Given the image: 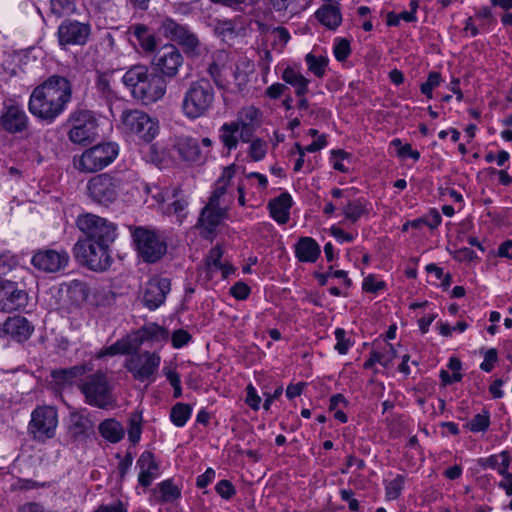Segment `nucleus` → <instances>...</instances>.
<instances>
[{
	"mask_svg": "<svg viewBox=\"0 0 512 512\" xmlns=\"http://www.w3.org/2000/svg\"><path fill=\"white\" fill-rule=\"evenodd\" d=\"M71 100V81L54 74L33 89L28 109L36 118L51 124L64 113Z\"/></svg>",
	"mask_w": 512,
	"mask_h": 512,
	"instance_id": "f257e3e1",
	"label": "nucleus"
},
{
	"mask_svg": "<svg viewBox=\"0 0 512 512\" xmlns=\"http://www.w3.org/2000/svg\"><path fill=\"white\" fill-rule=\"evenodd\" d=\"M122 82L132 97L144 105L161 100L167 89L166 80L146 65H133L122 76Z\"/></svg>",
	"mask_w": 512,
	"mask_h": 512,
	"instance_id": "f03ea898",
	"label": "nucleus"
},
{
	"mask_svg": "<svg viewBox=\"0 0 512 512\" xmlns=\"http://www.w3.org/2000/svg\"><path fill=\"white\" fill-rule=\"evenodd\" d=\"M215 102V91L206 78L191 82L184 92L181 102V110L184 116L190 120L205 117L212 110Z\"/></svg>",
	"mask_w": 512,
	"mask_h": 512,
	"instance_id": "7ed1b4c3",
	"label": "nucleus"
},
{
	"mask_svg": "<svg viewBox=\"0 0 512 512\" xmlns=\"http://www.w3.org/2000/svg\"><path fill=\"white\" fill-rule=\"evenodd\" d=\"M120 129L135 141L150 143L159 133V123L140 109H129L120 116Z\"/></svg>",
	"mask_w": 512,
	"mask_h": 512,
	"instance_id": "20e7f679",
	"label": "nucleus"
},
{
	"mask_svg": "<svg viewBox=\"0 0 512 512\" xmlns=\"http://www.w3.org/2000/svg\"><path fill=\"white\" fill-rule=\"evenodd\" d=\"M79 389L85 397V402L91 406L105 409L115 404L111 386L101 371L87 376L79 385Z\"/></svg>",
	"mask_w": 512,
	"mask_h": 512,
	"instance_id": "39448f33",
	"label": "nucleus"
},
{
	"mask_svg": "<svg viewBox=\"0 0 512 512\" xmlns=\"http://www.w3.org/2000/svg\"><path fill=\"white\" fill-rule=\"evenodd\" d=\"M131 235L139 256L145 262L155 263L166 253L167 245L155 230L138 226L131 228Z\"/></svg>",
	"mask_w": 512,
	"mask_h": 512,
	"instance_id": "423d86ee",
	"label": "nucleus"
},
{
	"mask_svg": "<svg viewBox=\"0 0 512 512\" xmlns=\"http://www.w3.org/2000/svg\"><path fill=\"white\" fill-rule=\"evenodd\" d=\"M119 153L116 143L105 142L85 150L78 159H74L75 167L82 172H95L112 163Z\"/></svg>",
	"mask_w": 512,
	"mask_h": 512,
	"instance_id": "0eeeda50",
	"label": "nucleus"
},
{
	"mask_svg": "<svg viewBox=\"0 0 512 512\" xmlns=\"http://www.w3.org/2000/svg\"><path fill=\"white\" fill-rule=\"evenodd\" d=\"M161 364V356L157 352L133 351L125 360L124 367L133 378L140 382L153 383Z\"/></svg>",
	"mask_w": 512,
	"mask_h": 512,
	"instance_id": "6e6552de",
	"label": "nucleus"
},
{
	"mask_svg": "<svg viewBox=\"0 0 512 512\" xmlns=\"http://www.w3.org/2000/svg\"><path fill=\"white\" fill-rule=\"evenodd\" d=\"M110 244L78 240L73 248L74 256L93 271H105L112 262Z\"/></svg>",
	"mask_w": 512,
	"mask_h": 512,
	"instance_id": "1a4fd4ad",
	"label": "nucleus"
},
{
	"mask_svg": "<svg viewBox=\"0 0 512 512\" xmlns=\"http://www.w3.org/2000/svg\"><path fill=\"white\" fill-rule=\"evenodd\" d=\"M76 225L86 235L85 241L112 243L116 238V227L107 219L86 213L77 217Z\"/></svg>",
	"mask_w": 512,
	"mask_h": 512,
	"instance_id": "9d476101",
	"label": "nucleus"
},
{
	"mask_svg": "<svg viewBox=\"0 0 512 512\" xmlns=\"http://www.w3.org/2000/svg\"><path fill=\"white\" fill-rule=\"evenodd\" d=\"M57 425V410L52 406H40L31 413L28 432L34 440L43 442L55 436Z\"/></svg>",
	"mask_w": 512,
	"mask_h": 512,
	"instance_id": "9b49d317",
	"label": "nucleus"
},
{
	"mask_svg": "<svg viewBox=\"0 0 512 512\" xmlns=\"http://www.w3.org/2000/svg\"><path fill=\"white\" fill-rule=\"evenodd\" d=\"M160 32L167 39L177 42L188 56H199L202 45L198 37L187 26L181 25L171 18H166L160 25Z\"/></svg>",
	"mask_w": 512,
	"mask_h": 512,
	"instance_id": "f8f14e48",
	"label": "nucleus"
},
{
	"mask_svg": "<svg viewBox=\"0 0 512 512\" xmlns=\"http://www.w3.org/2000/svg\"><path fill=\"white\" fill-rule=\"evenodd\" d=\"M71 128L68 132L69 140L75 144L85 145L94 140L97 135V121L92 112L76 110L70 117Z\"/></svg>",
	"mask_w": 512,
	"mask_h": 512,
	"instance_id": "ddd939ff",
	"label": "nucleus"
},
{
	"mask_svg": "<svg viewBox=\"0 0 512 512\" xmlns=\"http://www.w3.org/2000/svg\"><path fill=\"white\" fill-rule=\"evenodd\" d=\"M184 57L177 47L172 44H165L158 49L152 59V66L154 70L163 79L166 80L175 78L179 69L183 66Z\"/></svg>",
	"mask_w": 512,
	"mask_h": 512,
	"instance_id": "4468645a",
	"label": "nucleus"
},
{
	"mask_svg": "<svg viewBox=\"0 0 512 512\" xmlns=\"http://www.w3.org/2000/svg\"><path fill=\"white\" fill-rule=\"evenodd\" d=\"M121 181L107 173L92 177L87 183L90 198L102 205H109L118 196Z\"/></svg>",
	"mask_w": 512,
	"mask_h": 512,
	"instance_id": "2eb2a0df",
	"label": "nucleus"
},
{
	"mask_svg": "<svg viewBox=\"0 0 512 512\" xmlns=\"http://www.w3.org/2000/svg\"><path fill=\"white\" fill-rule=\"evenodd\" d=\"M0 128L9 134H19L28 130L29 117L20 104L11 100L3 103L0 111Z\"/></svg>",
	"mask_w": 512,
	"mask_h": 512,
	"instance_id": "dca6fc26",
	"label": "nucleus"
},
{
	"mask_svg": "<svg viewBox=\"0 0 512 512\" xmlns=\"http://www.w3.org/2000/svg\"><path fill=\"white\" fill-rule=\"evenodd\" d=\"M69 259V254L65 250L46 249L37 251L31 259V264L40 271L56 273L67 267Z\"/></svg>",
	"mask_w": 512,
	"mask_h": 512,
	"instance_id": "f3484780",
	"label": "nucleus"
},
{
	"mask_svg": "<svg viewBox=\"0 0 512 512\" xmlns=\"http://www.w3.org/2000/svg\"><path fill=\"white\" fill-rule=\"evenodd\" d=\"M91 34V26L75 20H65L58 27L57 35L59 44L84 45Z\"/></svg>",
	"mask_w": 512,
	"mask_h": 512,
	"instance_id": "a211bd4d",
	"label": "nucleus"
},
{
	"mask_svg": "<svg viewBox=\"0 0 512 512\" xmlns=\"http://www.w3.org/2000/svg\"><path fill=\"white\" fill-rule=\"evenodd\" d=\"M28 303L27 292L17 283L5 280L0 282V310L13 312L26 307Z\"/></svg>",
	"mask_w": 512,
	"mask_h": 512,
	"instance_id": "6ab92c4d",
	"label": "nucleus"
},
{
	"mask_svg": "<svg viewBox=\"0 0 512 512\" xmlns=\"http://www.w3.org/2000/svg\"><path fill=\"white\" fill-rule=\"evenodd\" d=\"M169 292L170 280L168 278L153 277L145 286L143 303L149 310H155L164 303Z\"/></svg>",
	"mask_w": 512,
	"mask_h": 512,
	"instance_id": "aec40b11",
	"label": "nucleus"
},
{
	"mask_svg": "<svg viewBox=\"0 0 512 512\" xmlns=\"http://www.w3.org/2000/svg\"><path fill=\"white\" fill-rule=\"evenodd\" d=\"M173 148L179 157L186 162H201L206 158L199 147L198 141L188 135H179L174 138Z\"/></svg>",
	"mask_w": 512,
	"mask_h": 512,
	"instance_id": "412c9836",
	"label": "nucleus"
},
{
	"mask_svg": "<svg viewBox=\"0 0 512 512\" xmlns=\"http://www.w3.org/2000/svg\"><path fill=\"white\" fill-rule=\"evenodd\" d=\"M136 467L139 469L138 483L145 488L149 487L160 474L159 464L150 451H144L139 456Z\"/></svg>",
	"mask_w": 512,
	"mask_h": 512,
	"instance_id": "4be33fe9",
	"label": "nucleus"
},
{
	"mask_svg": "<svg viewBox=\"0 0 512 512\" xmlns=\"http://www.w3.org/2000/svg\"><path fill=\"white\" fill-rule=\"evenodd\" d=\"M225 216V210L221 207L205 206L198 219V226L201 229V234L205 238H212L216 228L221 223Z\"/></svg>",
	"mask_w": 512,
	"mask_h": 512,
	"instance_id": "5701e85b",
	"label": "nucleus"
},
{
	"mask_svg": "<svg viewBox=\"0 0 512 512\" xmlns=\"http://www.w3.org/2000/svg\"><path fill=\"white\" fill-rule=\"evenodd\" d=\"M130 335L131 338L136 341L134 344H137V350H139L141 345L148 341L153 343L166 342L169 337V332L164 327L150 323Z\"/></svg>",
	"mask_w": 512,
	"mask_h": 512,
	"instance_id": "b1692460",
	"label": "nucleus"
},
{
	"mask_svg": "<svg viewBox=\"0 0 512 512\" xmlns=\"http://www.w3.org/2000/svg\"><path fill=\"white\" fill-rule=\"evenodd\" d=\"M127 35L131 43L135 45L133 38L137 41L138 46L145 53H153L156 51L157 42L154 34L144 24H134L128 28Z\"/></svg>",
	"mask_w": 512,
	"mask_h": 512,
	"instance_id": "393cba45",
	"label": "nucleus"
},
{
	"mask_svg": "<svg viewBox=\"0 0 512 512\" xmlns=\"http://www.w3.org/2000/svg\"><path fill=\"white\" fill-rule=\"evenodd\" d=\"M321 253L319 244L311 237H301L295 244V256L303 263H314Z\"/></svg>",
	"mask_w": 512,
	"mask_h": 512,
	"instance_id": "a878e982",
	"label": "nucleus"
},
{
	"mask_svg": "<svg viewBox=\"0 0 512 512\" xmlns=\"http://www.w3.org/2000/svg\"><path fill=\"white\" fill-rule=\"evenodd\" d=\"M4 331L16 341L23 342L31 336L33 327L26 318L15 316L5 321Z\"/></svg>",
	"mask_w": 512,
	"mask_h": 512,
	"instance_id": "bb28decb",
	"label": "nucleus"
},
{
	"mask_svg": "<svg viewBox=\"0 0 512 512\" xmlns=\"http://www.w3.org/2000/svg\"><path fill=\"white\" fill-rule=\"evenodd\" d=\"M292 197L289 193H281L268 204L271 217L279 224H286L290 216Z\"/></svg>",
	"mask_w": 512,
	"mask_h": 512,
	"instance_id": "cd10ccee",
	"label": "nucleus"
},
{
	"mask_svg": "<svg viewBox=\"0 0 512 512\" xmlns=\"http://www.w3.org/2000/svg\"><path fill=\"white\" fill-rule=\"evenodd\" d=\"M281 78L286 84L294 88L296 96L302 97L308 92L310 80L296 66L286 67L282 72Z\"/></svg>",
	"mask_w": 512,
	"mask_h": 512,
	"instance_id": "c85d7f7f",
	"label": "nucleus"
},
{
	"mask_svg": "<svg viewBox=\"0 0 512 512\" xmlns=\"http://www.w3.org/2000/svg\"><path fill=\"white\" fill-rule=\"evenodd\" d=\"M223 251L219 247H214L210 250L206 258V272L213 277L214 272L219 271L222 278H227L231 273L234 272V268L229 263H223L221 261Z\"/></svg>",
	"mask_w": 512,
	"mask_h": 512,
	"instance_id": "c756f323",
	"label": "nucleus"
},
{
	"mask_svg": "<svg viewBox=\"0 0 512 512\" xmlns=\"http://www.w3.org/2000/svg\"><path fill=\"white\" fill-rule=\"evenodd\" d=\"M92 367L87 364L76 365L65 369H55L51 372V377L58 386L71 384L74 379L85 375L91 371Z\"/></svg>",
	"mask_w": 512,
	"mask_h": 512,
	"instance_id": "7c9ffc66",
	"label": "nucleus"
},
{
	"mask_svg": "<svg viewBox=\"0 0 512 512\" xmlns=\"http://www.w3.org/2000/svg\"><path fill=\"white\" fill-rule=\"evenodd\" d=\"M318 21L325 27L335 30L342 22V15L338 5H322L315 13Z\"/></svg>",
	"mask_w": 512,
	"mask_h": 512,
	"instance_id": "2f4dec72",
	"label": "nucleus"
},
{
	"mask_svg": "<svg viewBox=\"0 0 512 512\" xmlns=\"http://www.w3.org/2000/svg\"><path fill=\"white\" fill-rule=\"evenodd\" d=\"M135 342L136 341L131 338V335H127L126 337L117 340L109 347L101 349L97 353V358L130 354L133 351H137V344H134Z\"/></svg>",
	"mask_w": 512,
	"mask_h": 512,
	"instance_id": "473e14b6",
	"label": "nucleus"
},
{
	"mask_svg": "<svg viewBox=\"0 0 512 512\" xmlns=\"http://www.w3.org/2000/svg\"><path fill=\"white\" fill-rule=\"evenodd\" d=\"M397 352L392 344H385L382 351L373 350L370 353L369 359H367L363 367L365 369L372 368L376 363L382 365L383 367H388L393 360L396 358Z\"/></svg>",
	"mask_w": 512,
	"mask_h": 512,
	"instance_id": "72a5a7b5",
	"label": "nucleus"
},
{
	"mask_svg": "<svg viewBox=\"0 0 512 512\" xmlns=\"http://www.w3.org/2000/svg\"><path fill=\"white\" fill-rule=\"evenodd\" d=\"M99 432L103 438L111 443H117L124 437V428L115 419H106L99 425Z\"/></svg>",
	"mask_w": 512,
	"mask_h": 512,
	"instance_id": "f704fd0d",
	"label": "nucleus"
},
{
	"mask_svg": "<svg viewBox=\"0 0 512 512\" xmlns=\"http://www.w3.org/2000/svg\"><path fill=\"white\" fill-rule=\"evenodd\" d=\"M240 127L234 122L224 123L220 127V141L228 151L236 149L239 141L238 133Z\"/></svg>",
	"mask_w": 512,
	"mask_h": 512,
	"instance_id": "c9c22d12",
	"label": "nucleus"
},
{
	"mask_svg": "<svg viewBox=\"0 0 512 512\" xmlns=\"http://www.w3.org/2000/svg\"><path fill=\"white\" fill-rule=\"evenodd\" d=\"M192 407L189 404L178 402L170 412V420L177 427H183L191 417Z\"/></svg>",
	"mask_w": 512,
	"mask_h": 512,
	"instance_id": "e433bc0d",
	"label": "nucleus"
},
{
	"mask_svg": "<svg viewBox=\"0 0 512 512\" xmlns=\"http://www.w3.org/2000/svg\"><path fill=\"white\" fill-rule=\"evenodd\" d=\"M113 72L99 73L96 79V89L101 96L107 100L116 97V93L112 87Z\"/></svg>",
	"mask_w": 512,
	"mask_h": 512,
	"instance_id": "4c0bfd02",
	"label": "nucleus"
},
{
	"mask_svg": "<svg viewBox=\"0 0 512 512\" xmlns=\"http://www.w3.org/2000/svg\"><path fill=\"white\" fill-rule=\"evenodd\" d=\"M305 62L308 66V70L312 72L316 77L322 78L325 74L326 67L328 65V59L323 56H316L313 53H308L305 56Z\"/></svg>",
	"mask_w": 512,
	"mask_h": 512,
	"instance_id": "58836bf2",
	"label": "nucleus"
},
{
	"mask_svg": "<svg viewBox=\"0 0 512 512\" xmlns=\"http://www.w3.org/2000/svg\"><path fill=\"white\" fill-rule=\"evenodd\" d=\"M260 111L259 109H257L256 107L254 106H247V107H244L242 108L238 115H237V119L234 121L239 127H240V124H244V125H254L256 126L258 121H259V118H260Z\"/></svg>",
	"mask_w": 512,
	"mask_h": 512,
	"instance_id": "ea45409f",
	"label": "nucleus"
},
{
	"mask_svg": "<svg viewBox=\"0 0 512 512\" xmlns=\"http://www.w3.org/2000/svg\"><path fill=\"white\" fill-rule=\"evenodd\" d=\"M69 298L75 303H82L88 297V289L84 282L73 280L69 283L67 289Z\"/></svg>",
	"mask_w": 512,
	"mask_h": 512,
	"instance_id": "a19ab883",
	"label": "nucleus"
},
{
	"mask_svg": "<svg viewBox=\"0 0 512 512\" xmlns=\"http://www.w3.org/2000/svg\"><path fill=\"white\" fill-rule=\"evenodd\" d=\"M405 484V477L397 475L390 481L385 482V496L388 500H396L400 497Z\"/></svg>",
	"mask_w": 512,
	"mask_h": 512,
	"instance_id": "79ce46f5",
	"label": "nucleus"
},
{
	"mask_svg": "<svg viewBox=\"0 0 512 512\" xmlns=\"http://www.w3.org/2000/svg\"><path fill=\"white\" fill-rule=\"evenodd\" d=\"M162 502H172L181 496L180 489L172 480L167 479L158 484Z\"/></svg>",
	"mask_w": 512,
	"mask_h": 512,
	"instance_id": "37998d69",
	"label": "nucleus"
},
{
	"mask_svg": "<svg viewBox=\"0 0 512 512\" xmlns=\"http://www.w3.org/2000/svg\"><path fill=\"white\" fill-rule=\"evenodd\" d=\"M51 12L57 17L68 16L76 9L75 0H50Z\"/></svg>",
	"mask_w": 512,
	"mask_h": 512,
	"instance_id": "c03bdc74",
	"label": "nucleus"
},
{
	"mask_svg": "<svg viewBox=\"0 0 512 512\" xmlns=\"http://www.w3.org/2000/svg\"><path fill=\"white\" fill-rule=\"evenodd\" d=\"M364 213L365 206L361 200L349 201L343 208V214L352 223L357 222Z\"/></svg>",
	"mask_w": 512,
	"mask_h": 512,
	"instance_id": "a18cd8bd",
	"label": "nucleus"
},
{
	"mask_svg": "<svg viewBox=\"0 0 512 512\" xmlns=\"http://www.w3.org/2000/svg\"><path fill=\"white\" fill-rule=\"evenodd\" d=\"M442 82V77L439 72L432 71L428 74L427 80L421 84L420 90L427 98L433 97V89L438 87Z\"/></svg>",
	"mask_w": 512,
	"mask_h": 512,
	"instance_id": "49530a36",
	"label": "nucleus"
},
{
	"mask_svg": "<svg viewBox=\"0 0 512 512\" xmlns=\"http://www.w3.org/2000/svg\"><path fill=\"white\" fill-rule=\"evenodd\" d=\"M489 425L490 417L487 412L475 415L467 424L469 430L474 433L486 431Z\"/></svg>",
	"mask_w": 512,
	"mask_h": 512,
	"instance_id": "de8ad7c7",
	"label": "nucleus"
},
{
	"mask_svg": "<svg viewBox=\"0 0 512 512\" xmlns=\"http://www.w3.org/2000/svg\"><path fill=\"white\" fill-rule=\"evenodd\" d=\"M334 334L337 340L335 350L341 355L347 354L351 346V341L346 338V331L343 328H337Z\"/></svg>",
	"mask_w": 512,
	"mask_h": 512,
	"instance_id": "09e8293b",
	"label": "nucleus"
},
{
	"mask_svg": "<svg viewBox=\"0 0 512 512\" xmlns=\"http://www.w3.org/2000/svg\"><path fill=\"white\" fill-rule=\"evenodd\" d=\"M188 201L184 198L176 199L170 206L169 213L174 214L177 217V221L182 223L187 215Z\"/></svg>",
	"mask_w": 512,
	"mask_h": 512,
	"instance_id": "8fccbe9b",
	"label": "nucleus"
},
{
	"mask_svg": "<svg viewBox=\"0 0 512 512\" xmlns=\"http://www.w3.org/2000/svg\"><path fill=\"white\" fill-rule=\"evenodd\" d=\"M386 287L384 281L377 280L373 274H369L364 278L362 283V289L365 292L377 293Z\"/></svg>",
	"mask_w": 512,
	"mask_h": 512,
	"instance_id": "3c124183",
	"label": "nucleus"
},
{
	"mask_svg": "<svg viewBox=\"0 0 512 512\" xmlns=\"http://www.w3.org/2000/svg\"><path fill=\"white\" fill-rule=\"evenodd\" d=\"M215 490L218 495L225 500H230L236 494L234 485L226 479L220 480L216 484Z\"/></svg>",
	"mask_w": 512,
	"mask_h": 512,
	"instance_id": "603ef678",
	"label": "nucleus"
},
{
	"mask_svg": "<svg viewBox=\"0 0 512 512\" xmlns=\"http://www.w3.org/2000/svg\"><path fill=\"white\" fill-rule=\"evenodd\" d=\"M266 143L261 139L253 140L249 147V155L254 161L262 160L266 155Z\"/></svg>",
	"mask_w": 512,
	"mask_h": 512,
	"instance_id": "864d4df0",
	"label": "nucleus"
},
{
	"mask_svg": "<svg viewBox=\"0 0 512 512\" xmlns=\"http://www.w3.org/2000/svg\"><path fill=\"white\" fill-rule=\"evenodd\" d=\"M18 264L17 259L14 255L9 252L0 255V276L8 274Z\"/></svg>",
	"mask_w": 512,
	"mask_h": 512,
	"instance_id": "5fc2aeb1",
	"label": "nucleus"
},
{
	"mask_svg": "<svg viewBox=\"0 0 512 512\" xmlns=\"http://www.w3.org/2000/svg\"><path fill=\"white\" fill-rule=\"evenodd\" d=\"M333 52L338 61H345L351 52L349 41L346 39H338L334 45Z\"/></svg>",
	"mask_w": 512,
	"mask_h": 512,
	"instance_id": "6e6d98bb",
	"label": "nucleus"
},
{
	"mask_svg": "<svg viewBox=\"0 0 512 512\" xmlns=\"http://www.w3.org/2000/svg\"><path fill=\"white\" fill-rule=\"evenodd\" d=\"M498 361V353L495 348H490L484 353V361L480 364L481 370L491 372Z\"/></svg>",
	"mask_w": 512,
	"mask_h": 512,
	"instance_id": "4d7b16f0",
	"label": "nucleus"
},
{
	"mask_svg": "<svg viewBox=\"0 0 512 512\" xmlns=\"http://www.w3.org/2000/svg\"><path fill=\"white\" fill-rule=\"evenodd\" d=\"M250 292V287L242 281L236 282L230 288V294L237 300H246L249 297Z\"/></svg>",
	"mask_w": 512,
	"mask_h": 512,
	"instance_id": "13d9d810",
	"label": "nucleus"
},
{
	"mask_svg": "<svg viewBox=\"0 0 512 512\" xmlns=\"http://www.w3.org/2000/svg\"><path fill=\"white\" fill-rule=\"evenodd\" d=\"M191 335L183 329L175 330L171 337L172 346L179 349L189 343Z\"/></svg>",
	"mask_w": 512,
	"mask_h": 512,
	"instance_id": "bf43d9fd",
	"label": "nucleus"
},
{
	"mask_svg": "<svg viewBox=\"0 0 512 512\" xmlns=\"http://www.w3.org/2000/svg\"><path fill=\"white\" fill-rule=\"evenodd\" d=\"M141 425L140 420L136 417H132L129 421V429H128V438L129 441L133 444H136L139 442L141 437Z\"/></svg>",
	"mask_w": 512,
	"mask_h": 512,
	"instance_id": "052dcab7",
	"label": "nucleus"
},
{
	"mask_svg": "<svg viewBox=\"0 0 512 512\" xmlns=\"http://www.w3.org/2000/svg\"><path fill=\"white\" fill-rule=\"evenodd\" d=\"M245 402H246L247 405H249V407L251 409H253L255 411L258 410L259 407H260L261 398L257 394V391H256L255 387L252 384H249L246 387V399H245Z\"/></svg>",
	"mask_w": 512,
	"mask_h": 512,
	"instance_id": "680f3d73",
	"label": "nucleus"
},
{
	"mask_svg": "<svg viewBox=\"0 0 512 512\" xmlns=\"http://www.w3.org/2000/svg\"><path fill=\"white\" fill-rule=\"evenodd\" d=\"M510 463H511V458H510L509 454L504 451V452L500 453V460H498L495 470H497V472L501 476L504 477V476L512 473V471H510Z\"/></svg>",
	"mask_w": 512,
	"mask_h": 512,
	"instance_id": "e2e57ef3",
	"label": "nucleus"
},
{
	"mask_svg": "<svg viewBox=\"0 0 512 512\" xmlns=\"http://www.w3.org/2000/svg\"><path fill=\"white\" fill-rule=\"evenodd\" d=\"M89 427L86 421L77 418L70 426V433L74 438L85 436Z\"/></svg>",
	"mask_w": 512,
	"mask_h": 512,
	"instance_id": "0e129e2a",
	"label": "nucleus"
},
{
	"mask_svg": "<svg viewBox=\"0 0 512 512\" xmlns=\"http://www.w3.org/2000/svg\"><path fill=\"white\" fill-rule=\"evenodd\" d=\"M330 233L340 243H349L352 242L355 238L353 234L347 233L337 226H332L330 228Z\"/></svg>",
	"mask_w": 512,
	"mask_h": 512,
	"instance_id": "69168bd1",
	"label": "nucleus"
},
{
	"mask_svg": "<svg viewBox=\"0 0 512 512\" xmlns=\"http://www.w3.org/2000/svg\"><path fill=\"white\" fill-rule=\"evenodd\" d=\"M216 473L215 470L212 468H207L206 471L199 475L196 479V485L198 488H205L207 487L214 479H215Z\"/></svg>",
	"mask_w": 512,
	"mask_h": 512,
	"instance_id": "338daca9",
	"label": "nucleus"
},
{
	"mask_svg": "<svg viewBox=\"0 0 512 512\" xmlns=\"http://www.w3.org/2000/svg\"><path fill=\"white\" fill-rule=\"evenodd\" d=\"M286 90H288V87L285 84L277 82L270 85L265 93L271 99H278Z\"/></svg>",
	"mask_w": 512,
	"mask_h": 512,
	"instance_id": "774afa93",
	"label": "nucleus"
}]
</instances>
